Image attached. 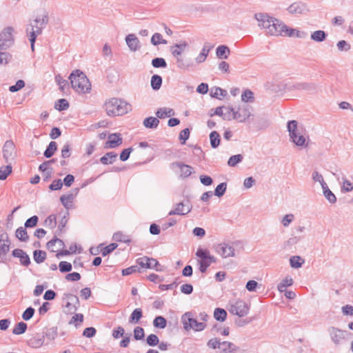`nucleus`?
<instances>
[{
	"label": "nucleus",
	"mask_w": 353,
	"mask_h": 353,
	"mask_svg": "<svg viewBox=\"0 0 353 353\" xmlns=\"http://www.w3.org/2000/svg\"><path fill=\"white\" fill-rule=\"evenodd\" d=\"M14 30L11 26H8L0 32V64L8 65L14 63L13 56L8 52H2L10 48L14 42Z\"/></svg>",
	"instance_id": "nucleus-1"
},
{
	"label": "nucleus",
	"mask_w": 353,
	"mask_h": 353,
	"mask_svg": "<svg viewBox=\"0 0 353 353\" xmlns=\"http://www.w3.org/2000/svg\"><path fill=\"white\" fill-rule=\"evenodd\" d=\"M48 14L45 12L42 16H37L35 19L30 21V23L28 25L26 32L30 37V41L32 50H34V45L37 37L42 33V30L48 24Z\"/></svg>",
	"instance_id": "nucleus-2"
},
{
	"label": "nucleus",
	"mask_w": 353,
	"mask_h": 353,
	"mask_svg": "<svg viewBox=\"0 0 353 353\" xmlns=\"http://www.w3.org/2000/svg\"><path fill=\"white\" fill-rule=\"evenodd\" d=\"M72 88L79 94H86L91 90V84L86 75L80 70L73 71L70 77Z\"/></svg>",
	"instance_id": "nucleus-3"
},
{
	"label": "nucleus",
	"mask_w": 353,
	"mask_h": 353,
	"mask_svg": "<svg viewBox=\"0 0 353 353\" xmlns=\"http://www.w3.org/2000/svg\"><path fill=\"white\" fill-rule=\"evenodd\" d=\"M104 108L108 116H119L128 112V104L119 99L112 98L105 101Z\"/></svg>",
	"instance_id": "nucleus-4"
},
{
	"label": "nucleus",
	"mask_w": 353,
	"mask_h": 353,
	"mask_svg": "<svg viewBox=\"0 0 353 353\" xmlns=\"http://www.w3.org/2000/svg\"><path fill=\"white\" fill-rule=\"evenodd\" d=\"M196 256L199 259L198 264L199 270L202 273H205L208 268L212 264L216 262V259L210 254V251L207 249L199 248L196 252Z\"/></svg>",
	"instance_id": "nucleus-5"
},
{
	"label": "nucleus",
	"mask_w": 353,
	"mask_h": 353,
	"mask_svg": "<svg viewBox=\"0 0 353 353\" xmlns=\"http://www.w3.org/2000/svg\"><path fill=\"white\" fill-rule=\"evenodd\" d=\"M188 47V43L184 41L179 44H175L171 46L170 50L173 57L176 59L178 66H183L189 65L188 59L185 53V50Z\"/></svg>",
	"instance_id": "nucleus-6"
},
{
	"label": "nucleus",
	"mask_w": 353,
	"mask_h": 353,
	"mask_svg": "<svg viewBox=\"0 0 353 353\" xmlns=\"http://www.w3.org/2000/svg\"><path fill=\"white\" fill-rule=\"evenodd\" d=\"M297 125L298 122L296 121H289L287 125L288 130L292 141L297 146H303L305 143V139L299 132Z\"/></svg>",
	"instance_id": "nucleus-7"
},
{
	"label": "nucleus",
	"mask_w": 353,
	"mask_h": 353,
	"mask_svg": "<svg viewBox=\"0 0 353 353\" xmlns=\"http://www.w3.org/2000/svg\"><path fill=\"white\" fill-rule=\"evenodd\" d=\"M191 313H185L181 318L185 330H188L193 329L195 331H202L206 327L205 323L198 322L195 319L192 318Z\"/></svg>",
	"instance_id": "nucleus-8"
},
{
	"label": "nucleus",
	"mask_w": 353,
	"mask_h": 353,
	"mask_svg": "<svg viewBox=\"0 0 353 353\" xmlns=\"http://www.w3.org/2000/svg\"><path fill=\"white\" fill-rule=\"evenodd\" d=\"M136 263L140 268L153 269L158 272L163 270L161 264L154 258L143 256L138 258Z\"/></svg>",
	"instance_id": "nucleus-9"
},
{
	"label": "nucleus",
	"mask_w": 353,
	"mask_h": 353,
	"mask_svg": "<svg viewBox=\"0 0 353 353\" xmlns=\"http://www.w3.org/2000/svg\"><path fill=\"white\" fill-rule=\"evenodd\" d=\"M229 311L232 314L243 317L248 314L249 307L244 301L238 300L234 303H230Z\"/></svg>",
	"instance_id": "nucleus-10"
},
{
	"label": "nucleus",
	"mask_w": 353,
	"mask_h": 353,
	"mask_svg": "<svg viewBox=\"0 0 353 353\" xmlns=\"http://www.w3.org/2000/svg\"><path fill=\"white\" fill-rule=\"evenodd\" d=\"M10 240L6 231L0 232V261L6 260V255L10 251Z\"/></svg>",
	"instance_id": "nucleus-11"
},
{
	"label": "nucleus",
	"mask_w": 353,
	"mask_h": 353,
	"mask_svg": "<svg viewBox=\"0 0 353 353\" xmlns=\"http://www.w3.org/2000/svg\"><path fill=\"white\" fill-rule=\"evenodd\" d=\"M288 26L280 20L274 18L267 34L272 36H285V29Z\"/></svg>",
	"instance_id": "nucleus-12"
},
{
	"label": "nucleus",
	"mask_w": 353,
	"mask_h": 353,
	"mask_svg": "<svg viewBox=\"0 0 353 353\" xmlns=\"http://www.w3.org/2000/svg\"><path fill=\"white\" fill-rule=\"evenodd\" d=\"M327 331L334 345H339L345 340L346 331L335 327H329Z\"/></svg>",
	"instance_id": "nucleus-13"
},
{
	"label": "nucleus",
	"mask_w": 353,
	"mask_h": 353,
	"mask_svg": "<svg viewBox=\"0 0 353 353\" xmlns=\"http://www.w3.org/2000/svg\"><path fill=\"white\" fill-rule=\"evenodd\" d=\"M191 210L192 206L189 204L188 201L186 203L180 202L176 205L174 209L170 211L168 215H185L190 212Z\"/></svg>",
	"instance_id": "nucleus-14"
},
{
	"label": "nucleus",
	"mask_w": 353,
	"mask_h": 353,
	"mask_svg": "<svg viewBox=\"0 0 353 353\" xmlns=\"http://www.w3.org/2000/svg\"><path fill=\"white\" fill-rule=\"evenodd\" d=\"M215 250L223 258L234 256L235 255L234 248L227 243H220L215 245Z\"/></svg>",
	"instance_id": "nucleus-15"
},
{
	"label": "nucleus",
	"mask_w": 353,
	"mask_h": 353,
	"mask_svg": "<svg viewBox=\"0 0 353 353\" xmlns=\"http://www.w3.org/2000/svg\"><path fill=\"white\" fill-rule=\"evenodd\" d=\"M254 17L258 21V26L261 28L265 29L266 31L270 28L274 19L266 13H256L255 14Z\"/></svg>",
	"instance_id": "nucleus-16"
},
{
	"label": "nucleus",
	"mask_w": 353,
	"mask_h": 353,
	"mask_svg": "<svg viewBox=\"0 0 353 353\" xmlns=\"http://www.w3.org/2000/svg\"><path fill=\"white\" fill-rule=\"evenodd\" d=\"M251 110L252 108L248 105H243V106L239 107L235 112V119L240 122H244L252 115Z\"/></svg>",
	"instance_id": "nucleus-17"
},
{
	"label": "nucleus",
	"mask_w": 353,
	"mask_h": 353,
	"mask_svg": "<svg viewBox=\"0 0 353 353\" xmlns=\"http://www.w3.org/2000/svg\"><path fill=\"white\" fill-rule=\"evenodd\" d=\"M288 12L293 14H303L309 12L307 5L301 1L292 3L288 8Z\"/></svg>",
	"instance_id": "nucleus-18"
},
{
	"label": "nucleus",
	"mask_w": 353,
	"mask_h": 353,
	"mask_svg": "<svg viewBox=\"0 0 353 353\" xmlns=\"http://www.w3.org/2000/svg\"><path fill=\"white\" fill-rule=\"evenodd\" d=\"M125 42L130 50L132 52H136L141 48L140 41L134 34L127 35L125 37Z\"/></svg>",
	"instance_id": "nucleus-19"
},
{
	"label": "nucleus",
	"mask_w": 353,
	"mask_h": 353,
	"mask_svg": "<svg viewBox=\"0 0 353 353\" xmlns=\"http://www.w3.org/2000/svg\"><path fill=\"white\" fill-rule=\"evenodd\" d=\"M123 139L119 133L111 134L108 136V140L105 143V148H114L122 144Z\"/></svg>",
	"instance_id": "nucleus-20"
},
{
	"label": "nucleus",
	"mask_w": 353,
	"mask_h": 353,
	"mask_svg": "<svg viewBox=\"0 0 353 353\" xmlns=\"http://www.w3.org/2000/svg\"><path fill=\"white\" fill-rule=\"evenodd\" d=\"M12 256L19 258L21 265L28 266L30 264V259L29 256L21 249H14L12 251Z\"/></svg>",
	"instance_id": "nucleus-21"
},
{
	"label": "nucleus",
	"mask_w": 353,
	"mask_h": 353,
	"mask_svg": "<svg viewBox=\"0 0 353 353\" xmlns=\"http://www.w3.org/2000/svg\"><path fill=\"white\" fill-rule=\"evenodd\" d=\"M14 150L15 145L12 140H8L5 142L3 146V156L6 162L12 157Z\"/></svg>",
	"instance_id": "nucleus-22"
},
{
	"label": "nucleus",
	"mask_w": 353,
	"mask_h": 353,
	"mask_svg": "<svg viewBox=\"0 0 353 353\" xmlns=\"http://www.w3.org/2000/svg\"><path fill=\"white\" fill-rule=\"evenodd\" d=\"M74 194H63L60 198L62 205L67 210H68L72 206V203L73 202L74 196L78 194L79 189L78 188H76L74 189Z\"/></svg>",
	"instance_id": "nucleus-23"
},
{
	"label": "nucleus",
	"mask_w": 353,
	"mask_h": 353,
	"mask_svg": "<svg viewBox=\"0 0 353 353\" xmlns=\"http://www.w3.org/2000/svg\"><path fill=\"white\" fill-rule=\"evenodd\" d=\"M172 166L176 165L180 168L181 176H182L183 178L188 177L192 173V170H193L192 167L189 165H186L182 162H179V161L174 162L172 163Z\"/></svg>",
	"instance_id": "nucleus-24"
},
{
	"label": "nucleus",
	"mask_w": 353,
	"mask_h": 353,
	"mask_svg": "<svg viewBox=\"0 0 353 353\" xmlns=\"http://www.w3.org/2000/svg\"><path fill=\"white\" fill-rule=\"evenodd\" d=\"M117 153L114 152H109L100 158V162L103 165L112 164L117 160Z\"/></svg>",
	"instance_id": "nucleus-25"
},
{
	"label": "nucleus",
	"mask_w": 353,
	"mask_h": 353,
	"mask_svg": "<svg viewBox=\"0 0 353 353\" xmlns=\"http://www.w3.org/2000/svg\"><path fill=\"white\" fill-rule=\"evenodd\" d=\"M285 36H288L290 37H297V38H305L307 34L303 31H299L296 29L287 28L285 29Z\"/></svg>",
	"instance_id": "nucleus-26"
},
{
	"label": "nucleus",
	"mask_w": 353,
	"mask_h": 353,
	"mask_svg": "<svg viewBox=\"0 0 353 353\" xmlns=\"http://www.w3.org/2000/svg\"><path fill=\"white\" fill-rule=\"evenodd\" d=\"M143 124L146 128L156 129L159 124V120L158 118L149 117L143 120Z\"/></svg>",
	"instance_id": "nucleus-27"
},
{
	"label": "nucleus",
	"mask_w": 353,
	"mask_h": 353,
	"mask_svg": "<svg viewBox=\"0 0 353 353\" xmlns=\"http://www.w3.org/2000/svg\"><path fill=\"white\" fill-rule=\"evenodd\" d=\"M230 53V48L224 45L219 46L216 50L217 57L221 59H227Z\"/></svg>",
	"instance_id": "nucleus-28"
},
{
	"label": "nucleus",
	"mask_w": 353,
	"mask_h": 353,
	"mask_svg": "<svg viewBox=\"0 0 353 353\" xmlns=\"http://www.w3.org/2000/svg\"><path fill=\"white\" fill-rule=\"evenodd\" d=\"M174 114V112L172 108H159L156 112V115L157 118L163 119L165 117H169L173 116Z\"/></svg>",
	"instance_id": "nucleus-29"
},
{
	"label": "nucleus",
	"mask_w": 353,
	"mask_h": 353,
	"mask_svg": "<svg viewBox=\"0 0 353 353\" xmlns=\"http://www.w3.org/2000/svg\"><path fill=\"white\" fill-rule=\"evenodd\" d=\"M293 88L299 90H315L316 85L312 83H297L292 85Z\"/></svg>",
	"instance_id": "nucleus-30"
},
{
	"label": "nucleus",
	"mask_w": 353,
	"mask_h": 353,
	"mask_svg": "<svg viewBox=\"0 0 353 353\" xmlns=\"http://www.w3.org/2000/svg\"><path fill=\"white\" fill-rule=\"evenodd\" d=\"M323 190L324 196L328 200L330 203H335L336 202V197L334 194L329 189L327 184L322 187Z\"/></svg>",
	"instance_id": "nucleus-31"
},
{
	"label": "nucleus",
	"mask_w": 353,
	"mask_h": 353,
	"mask_svg": "<svg viewBox=\"0 0 353 353\" xmlns=\"http://www.w3.org/2000/svg\"><path fill=\"white\" fill-rule=\"evenodd\" d=\"M26 228L19 227L17 229L15 235L16 237L21 241L26 242L29 239V236L28 235Z\"/></svg>",
	"instance_id": "nucleus-32"
},
{
	"label": "nucleus",
	"mask_w": 353,
	"mask_h": 353,
	"mask_svg": "<svg viewBox=\"0 0 353 353\" xmlns=\"http://www.w3.org/2000/svg\"><path fill=\"white\" fill-rule=\"evenodd\" d=\"M210 145L212 148H216L221 141V137L216 131H212L210 134Z\"/></svg>",
	"instance_id": "nucleus-33"
},
{
	"label": "nucleus",
	"mask_w": 353,
	"mask_h": 353,
	"mask_svg": "<svg viewBox=\"0 0 353 353\" xmlns=\"http://www.w3.org/2000/svg\"><path fill=\"white\" fill-rule=\"evenodd\" d=\"M44 343V336H35L30 339L28 341L29 345L32 347L38 348L43 345Z\"/></svg>",
	"instance_id": "nucleus-34"
},
{
	"label": "nucleus",
	"mask_w": 353,
	"mask_h": 353,
	"mask_svg": "<svg viewBox=\"0 0 353 353\" xmlns=\"http://www.w3.org/2000/svg\"><path fill=\"white\" fill-rule=\"evenodd\" d=\"M57 150V144L55 141H51L44 151L43 155L46 158L52 157Z\"/></svg>",
	"instance_id": "nucleus-35"
},
{
	"label": "nucleus",
	"mask_w": 353,
	"mask_h": 353,
	"mask_svg": "<svg viewBox=\"0 0 353 353\" xmlns=\"http://www.w3.org/2000/svg\"><path fill=\"white\" fill-rule=\"evenodd\" d=\"M143 316V311L141 308H136L133 310L129 318L130 323H138Z\"/></svg>",
	"instance_id": "nucleus-36"
},
{
	"label": "nucleus",
	"mask_w": 353,
	"mask_h": 353,
	"mask_svg": "<svg viewBox=\"0 0 353 353\" xmlns=\"http://www.w3.org/2000/svg\"><path fill=\"white\" fill-rule=\"evenodd\" d=\"M214 317L216 321L223 322L227 318V312L223 308L217 307L214 311Z\"/></svg>",
	"instance_id": "nucleus-37"
},
{
	"label": "nucleus",
	"mask_w": 353,
	"mask_h": 353,
	"mask_svg": "<svg viewBox=\"0 0 353 353\" xmlns=\"http://www.w3.org/2000/svg\"><path fill=\"white\" fill-rule=\"evenodd\" d=\"M58 335L57 332V327H52L50 328H47L43 332L44 338L46 337L49 341L54 340Z\"/></svg>",
	"instance_id": "nucleus-38"
},
{
	"label": "nucleus",
	"mask_w": 353,
	"mask_h": 353,
	"mask_svg": "<svg viewBox=\"0 0 353 353\" xmlns=\"http://www.w3.org/2000/svg\"><path fill=\"white\" fill-rule=\"evenodd\" d=\"M46 252L43 250H36L33 252V259L37 263H43L46 259Z\"/></svg>",
	"instance_id": "nucleus-39"
},
{
	"label": "nucleus",
	"mask_w": 353,
	"mask_h": 353,
	"mask_svg": "<svg viewBox=\"0 0 353 353\" xmlns=\"http://www.w3.org/2000/svg\"><path fill=\"white\" fill-rule=\"evenodd\" d=\"M228 92L219 87H213L210 89V96L213 98L219 99V96L225 97Z\"/></svg>",
	"instance_id": "nucleus-40"
},
{
	"label": "nucleus",
	"mask_w": 353,
	"mask_h": 353,
	"mask_svg": "<svg viewBox=\"0 0 353 353\" xmlns=\"http://www.w3.org/2000/svg\"><path fill=\"white\" fill-rule=\"evenodd\" d=\"M327 34L323 30L314 31L311 34V39L317 42H322L325 40Z\"/></svg>",
	"instance_id": "nucleus-41"
},
{
	"label": "nucleus",
	"mask_w": 353,
	"mask_h": 353,
	"mask_svg": "<svg viewBox=\"0 0 353 353\" xmlns=\"http://www.w3.org/2000/svg\"><path fill=\"white\" fill-rule=\"evenodd\" d=\"M70 106L68 101L65 99H60L55 102L54 108L59 111L66 110Z\"/></svg>",
	"instance_id": "nucleus-42"
},
{
	"label": "nucleus",
	"mask_w": 353,
	"mask_h": 353,
	"mask_svg": "<svg viewBox=\"0 0 353 353\" xmlns=\"http://www.w3.org/2000/svg\"><path fill=\"white\" fill-rule=\"evenodd\" d=\"M27 324L23 321L17 323L12 330V333L16 335L23 334L27 330Z\"/></svg>",
	"instance_id": "nucleus-43"
},
{
	"label": "nucleus",
	"mask_w": 353,
	"mask_h": 353,
	"mask_svg": "<svg viewBox=\"0 0 353 353\" xmlns=\"http://www.w3.org/2000/svg\"><path fill=\"white\" fill-rule=\"evenodd\" d=\"M55 81L57 85L59 86V89L61 92H64L65 90L68 88V81L63 79V77L60 74L56 75Z\"/></svg>",
	"instance_id": "nucleus-44"
},
{
	"label": "nucleus",
	"mask_w": 353,
	"mask_h": 353,
	"mask_svg": "<svg viewBox=\"0 0 353 353\" xmlns=\"http://www.w3.org/2000/svg\"><path fill=\"white\" fill-rule=\"evenodd\" d=\"M236 110L230 106L224 107L223 110V119L227 121H231L232 119H235L234 114Z\"/></svg>",
	"instance_id": "nucleus-45"
},
{
	"label": "nucleus",
	"mask_w": 353,
	"mask_h": 353,
	"mask_svg": "<svg viewBox=\"0 0 353 353\" xmlns=\"http://www.w3.org/2000/svg\"><path fill=\"white\" fill-rule=\"evenodd\" d=\"M153 325L157 328L163 329L167 325V321L163 316H157L153 321Z\"/></svg>",
	"instance_id": "nucleus-46"
},
{
	"label": "nucleus",
	"mask_w": 353,
	"mask_h": 353,
	"mask_svg": "<svg viewBox=\"0 0 353 353\" xmlns=\"http://www.w3.org/2000/svg\"><path fill=\"white\" fill-rule=\"evenodd\" d=\"M293 284V280L291 277H286L283 279L277 286L279 292H283L285 291L287 287L290 286Z\"/></svg>",
	"instance_id": "nucleus-47"
},
{
	"label": "nucleus",
	"mask_w": 353,
	"mask_h": 353,
	"mask_svg": "<svg viewBox=\"0 0 353 353\" xmlns=\"http://www.w3.org/2000/svg\"><path fill=\"white\" fill-rule=\"evenodd\" d=\"M304 263V260L299 256H293L290 259V263L292 268H299Z\"/></svg>",
	"instance_id": "nucleus-48"
},
{
	"label": "nucleus",
	"mask_w": 353,
	"mask_h": 353,
	"mask_svg": "<svg viewBox=\"0 0 353 353\" xmlns=\"http://www.w3.org/2000/svg\"><path fill=\"white\" fill-rule=\"evenodd\" d=\"M161 84H162V78L157 74H154L152 77V79H151V86H152V89L154 90H158L161 88Z\"/></svg>",
	"instance_id": "nucleus-49"
},
{
	"label": "nucleus",
	"mask_w": 353,
	"mask_h": 353,
	"mask_svg": "<svg viewBox=\"0 0 353 353\" xmlns=\"http://www.w3.org/2000/svg\"><path fill=\"white\" fill-rule=\"evenodd\" d=\"M12 172V166L8 165L0 168V180L3 181L7 179L8 175Z\"/></svg>",
	"instance_id": "nucleus-50"
},
{
	"label": "nucleus",
	"mask_w": 353,
	"mask_h": 353,
	"mask_svg": "<svg viewBox=\"0 0 353 353\" xmlns=\"http://www.w3.org/2000/svg\"><path fill=\"white\" fill-rule=\"evenodd\" d=\"M113 239L119 242H130V239H129L128 236L123 234L121 232H115L113 235Z\"/></svg>",
	"instance_id": "nucleus-51"
},
{
	"label": "nucleus",
	"mask_w": 353,
	"mask_h": 353,
	"mask_svg": "<svg viewBox=\"0 0 353 353\" xmlns=\"http://www.w3.org/2000/svg\"><path fill=\"white\" fill-rule=\"evenodd\" d=\"M151 43L154 46H158L160 43L166 44L167 41L162 38L160 33H154L151 38Z\"/></svg>",
	"instance_id": "nucleus-52"
},
{
	"label": "nucleus",
	"mask_w": 353,
	"mask_h": 353,
	"mask_svg": "<svg viewBox=\"0 0 353 353\" xmlns=\"http://www.w3.org/2000/svg\"><path fill=\"white\" fill-rule=\"evenodd\" d=\"M226 189L227 183L225 182L221 183L215 188L214 194L218 197H221L225 194Z\"/></svg>",
	"instance_id": "nucleus-53"
},
{
	"label": "nucleus",
	"mask_w": 353,
	"mask_h": 353,
	"mask_svg": "<svg viewBox=\"0 0 353 353\" xmlns=\"http://www.w3.org/2000/svg\"><path fill=\"white\" fill-rule=\"evenodd\" d=\"M243 157L241 154H236L230 157L228 164L230 167H234L237 163L242 161Z\"/></svg>",
	"instance_id": "nucleus-54"
},
{
	"label": "nucleus",
	"mask_w": 353,
	"mask_h": 353,
	"mask_svg": "<svg viewBox=\"0 0 353 353\" xmlns=\"http://www.w3.org/2000/svg\"><path fill=\"white\" fill-rule=\"evenodd\" d=\"M241 100L244 102H253L254 93L250 90H245L241 94Z\"/></svg>",
	"instance_id": "nucleus-55"
},
{
	"label": "nucleus",
	"mask_w": 353,
	"mask_h": 353,
	"mask_svg": "<svg viewBox=\"0 0 353 353\" xmlns=\"http://www.w3.org/2000/svg\"><path fill=\"white\" fill-rule=\"evenodd\" d=\"M83 321V315L82 314H74L69 321V324H73L76 327L81 325Z\"/></svg>",
	"instance_id": "nucleus-56"
},
{
	"label": "nucleus",
	"mask_w": 353,
	"mask_h": 353,
	"mask_svg": "<svg viewBox=\"0 0 353 353\" xmlns=\"http://www.w3.org/2000/svg\"><path fill=\"white\" fill-rule=\"evenodd\" d=\"M117 246L118 245L116 243H112L110 245L104 247L101 250L102 256H105L108 255L112 252H113L117 248Z\"/></svg>",
	"instance_id": "nucleus-57"
},
{
	"label": "nucleus",
	"mask_w": 353,
	"mask_h": 353,
	"mask_svg": "<svg viewBox=\"0 0 353 353\" xmlns=\"http://www.w3.org/2000/svg\"><path fill=\"white\" fill-rule=\"evenodd\" d=\"M141 268L138 265H132L122 270V275L128 276L132 273L141 272Z\"/></svg>",
	"instance_id": "nucleus-58"
},
{
	"label": "nucleus",
	"mask_w": 353,
	"mask_h": 353,
	"mask_svg": "<svg viewBox=\"0 0 353 353\" xmlns=\"http://www.w3.org/2000/svg\"><path fill=\"white\" fill-rule=\"evenodd\" d=\"M146 343L150 346H156L159 343V337L154 334H151L147 336Z\"/></svg>",
	"instance_id": "nucleus-59"
},
{
	"label": "nucleus",
	"mask_w": 353,
	"mask_h": 353,
	"mask_svg": "<svg viewBox=\"0 0 353 353\" xmlns=\"http://www.w3.org/2000/svg\"><path fill=\"white\" fill-rule=\"evenodd\" d=\"M45 224L50 228H54L57 225L56 215L52 214L48 216L45 221Z\"/></svg>",
	"instance_id": "nucleus-60"
},
{
	"label": "nucleus",
	"mask_w": 353,
	"mask_h": 353,
	"mask_svg": "<svg viewBox=\"0 0 353 353\" xmlns=\"http://www.w3.org/2000/svg\"><path fill=\"white\" fill-rule=\"evenodd\" d=\"M61 272H69L72 270V266L70 263L67 261H61L59 265Z\"/></svg>",
	"instance_id": "nucleus-61"
},
{
	"label": "nucleus",
	"mask_w": 353,
	"mask_h": 353,
	"mask_svg": "<svg viewBox=\"0 0 353 353\" xmlns=\"http://www.w3.org/2000/svg\"><path fill=\"white\" fill-rule=\"evenodd\" d=\"M38 221V216L34 215L26 220V221L25 222V228H34L37 225Z\"/></svg>",
	"instance_id": "nucleus-62"
},
{
	"label": "nucleus",
	"mask_w": 353,
	"mask_h": 353,
	"mask_svg": "<svg viewBox=\"0 0 353 353\" xmlns=\"http://www.w3.org/2000/svg\"><path fill=\"white\" fill-rule=\"evenodd\" d=\"M144 330L141 327H136L134 330V339L137 341L142 340L144 338Z\"/></svg>",
	"instance_id": "nucleus-63"
},
{
	"label": "nucleus",
	"mask_w": 353,
	"mask_h": 353,
	"mask_svg": "<svg viewBox=\"0 0 353 353\" xmlns=\"http://www.w3.org/2000/svg\"><path fill=\"white\" fill-rule=\"evenodd\" d=\"M35 312V310L33 307H28L22 314V318L25 321H28L32 318Z\"/></svg>",
	"instance_id": "nucleus-64"
}]
</instances>
